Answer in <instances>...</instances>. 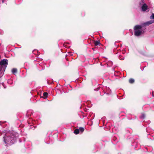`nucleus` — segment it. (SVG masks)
<instances>
[{"label":"nucleus","mask_w":154,"mask_h":154,"mask_svg":"<svg viewBox=\"0 0 154 154\" xmlns=\"http://www.w3.org/2000/svg\"><path fill=\"white\" fill-rule=\"evenodd\" d=\"M17 136V133L14 134L8 132L5 134L3 137V141L5 143L9 145H11L14 144L16 142V137Z\"/></svg>","instance_id":"f257e3e1"},{"label":"nucleus","mask_w":154,"mask_h":154,"mask_svg":"<svg viewBox=\"0 0 154 154\" xmlns=\"http://www.w3.org/2000/svg\"><path fill=\"white\" fill-rule=\"evenodd\" d=\"M8 60L4 59L0 62V78L4 74V72L8 65Z\"/></svg>","instance_id":"f03ea898"},{"label":"nucleus","mask_w":154,"mask_h":154,"mask_svg":"<svg viewBox=\"0 0 154 154\" xmlns=\"http://www.w3.org/2000/svg\"><path fill=\"white\" fill-rule=\"evenodd\" d=\"M142 25H137L134 27V34L136 36H139L143 33Z\"/></svg>","instance_id":"7ed1b4c3"},{"label":"nucleus","mask_w":154,"mask_h":154,"mask_svg":"<svg viewBox=\"0 0 154 154\" xmlns=\"http://www.w3.org/2000/svg\"><path fill=\"white\" fill-rule=\"evenodd\" d=\"M84 130V129L83 128L80 127L79 129H76L74 131V133L75 134H78L80 132L81 133H82Z\"/></svg>","instance_id":"20e7f679"},{"label":"nucleus","mask_w":154,"mask_h":154,"mask_svg":"<svg viewBox=\"0 0 154 154\" xmlns=\"http://www.w3.org/2000/svg\"><path fill=\"white\" fill-rule=\"evenodd\" d=\"M141 9L143 11H149L147 10L148 9V7L146 4H143L142 5Z\"/></svg>","instance_id":"39448f33"},{"label":"nucleus","mask_w":154,"mask_h":154,"mask_svg":"<svg viewBox=\"0 0 154 154\" xmlns=\"http://www.w3.org/2000/svg\"><path fill=\"white\" fill-rule=\"evenodd\" d=\"M154 22V21L151 20L145 23L143 25L145 26H148Z\"/></svg>","instance_id":"423d86ee"},{"label":"nucleus","mask_w":154,"mask_h":154,"mask_svg":"<svg viewBox=\"0 0 154 154\" xmlns=\"http://www.w3.org/2000/svg\"><path fill=\"white\" fill-rule=\"evenodd\" d=\"M17 69L16 68H13L12 69V72L13 74H15L17 72Z\"/></svg>","instance_id":"0eeeda50"},{"label":"nucleus","mask_w":154,"mask_h":154,"mask_svg":"<svg viewBox=\"0 0 154 154\" xmlns=\"http://www.w3.org/2000/svg\"><path fill=\"white\" fill-rule=\"evenodd\" d=\"M43 96L45 97H44V98H45V99L46 98L48 97V93L46 92H44L43 93Z\"/></svg>","instance_id":"6e6552de"},{"label":"nucleus","mask_w":154,"mask_h":154,"mask_svg":"<svg viewBox=\"0 0 154 154\" xmlns=\"http://www.w3.org/2000/svg\"><path fill=\"white\" fill-rule=\"evenodd\" d=\"M129 82L130 83L132 84L134 82V80L133 79H129Z\"/></svg>","instance_id":"1a4fd4ad"},{"label":"nucleus","mask_w":154,"mask_h":154,"mask_svg":"<svg viewBox=\"0 0 154 154\" xmlns=\"http://www.w3.org/2000/svg\"><path fill=\"white\" fill-rule=\"evenodd\" d=\"M100 44V42L99 41H97L94 42V45L96 46L99 45Z\"/></svg>","instance_id":"9d476101"},{"label":"nucleus","mask_w":154,"mask_h":154,"mask_svg":"<svg viewBox=\"0 0 154 154\" xmlns=\"http://www.w3.org/2000/svg\"><path fill=\"white\" fill-rule=\"evenodd\" d=\"M143 4H146V3H145L144 0H141L140 2V5L141 6L142 5H143Z\"/></svg>","instance_id":"9b49d317"},{"label":"nucleus","mask_w":154,"mask_h":154,"mask_svg":"<svg viewBox=\"0 0 154 154\" xmlns=\"http://www.w3.org/2000/svg\"><path fill=\"white\" fill-rule=\"evenodd\" d=\"M145 117V115L144 114H142L140 116V118L142 119H144Z\"/></svg>","instance_id":"f8f14e48"},{"label":"nucleus","mask_w":154,"mask_h":154,"mask_svg":"<svg viewBox=\"0 0 154 154\" xmlns=\"http://www.w3.org/2000/svg\"><path fill=\"white\" fill-rule=\"evenodd\" d=\"M150 18L151 19H154V14H152L150 16Z\"/></svg>","instance_id":"ddd939ff"},{"label":"nucleus","mask_w":154,"mask_h":154,"mask_svg":"<svg viewBox=\"0 0 154 154\" xmlns=\"http://www.w3.org/2000/svg\"><path fill=\"white\" fill-rule=\"evenodd\" d=\"M119 59L121 60H123L124 59V58L123 57H121V56H120L119 57Z\"/></svg>","instance_id":"4468645a"},{"label":"nucleus","mask_w":154,"mask_h":154,"mask_svg":"<svg viewBox=\"0 0 154 154\" xmlns=\"http://www.w3.org/2000/svg\"><path fill=\"white\" fill-rule=\"evenodd\" d=\"M4 2V0H2V2L3 3Z\"/></svg>","instance_id":"2eb2a0df"}]
</instances>
